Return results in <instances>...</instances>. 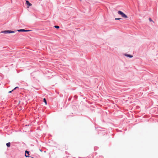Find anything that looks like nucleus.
Here are the masks:
<instances>
[{
    "mask_svg": "<svg viewBox=\"0 0 158 158\" xmlns=\"http://www.w3.org/2000/svg\"><path fill=\"white\" fill-rule=\"evenodd\" d=\"M118 15H121L122 17L124 18H128L127 15L121 10H118Z\"/></svg>",
    "mask_w": 158,
    "mask_h": 158,
    "instance_id": "obj_1",
    "label": "nucleus"
},
{
    "mask_svg": "<svg viewBox=\"0 0 158 158\" xmlns=\"http://www.w3.org/2000/svg\"><path fill=\"white\" fill-rule=\"evenodd\" d=\"M31 30H26L25 29H19L17 30L16 31H17L18 32H27L31 31Z\"/></svg>",
    "mask_w": 158,
    "mask_h": 158,
    "instance_id": "obj_2",
    "label": "nucleus"
},
{
    "mask_svg": "<svg viewBox=\"0 0 158 158\" xmlns=\"http://www.w3.org/2000/svg\"><path fill=\"white\" fill-rule=\"evenodd\" d=\"M0 33H2L5 34H10V30H6L2 31L0 32Z\"/></svg>",
    "mask_w": 158,
    "mask_h": 158,
    "instance_id": "obj_3",
    "label": "nucleus"
},
{
    "mask_svg": "<svg viewBox=\"0 0 158 158\" xmlns=\"http://www.w3.org/2000/svg\"><path fill=\"white\" fill-rule=\"evenodd\" d=\"M26 4L27 6V8H29L32 5V4L28 0L26 1Z\"/></svg>",
    "mask_w": 158,
    "mask_h": 158,
    "instance_id": "obj_4",
    "label": "nucleus"
},
{
    "mask_svg": "<svg viewBox=\"0 0 158 158\" xmlns=\"http://www.w3.org/2000/svg\"><path fill=\"white\" fill-rule=\"evenodd\" d=\"M124 56L129 58H132L133 56L132 55L129 54H127V53L124 54Z\"/></svg>",
    "mask_w": 158,
    "mask_h": 158,
    "instance_id": "obj_5",
    "label": "nucleus"
},
{
    "mask_svg": "<svg viewBox=\"0 0 158 158\" xmlns=\"http://www.w3.org/2000/svg\"><path fill=\"white\" fill-rule=\"evenodd\" d=\"M29 152L27 151H26L25 153L26 154H25V156L26 157H29Z\"/></svg>",
    "mask_w": 158,
    "mask_h": 158,
    "instance_id": "obj_6",
    "label": "nucleus"
},
{
    "mask_svg": "<svg viewBox=\"0 0 158 158\" xmlns=\"http://www.w3.org/2000/svg\"><path fill=\"white\" fill-rule=\"evenodd\" d=\"M17 30H15V31L10 30V33H15L16 31Z\"/></svg>",
    "mask_w": 158,
    "mask_h": 158,
    "instance_id": "obj_7",
    "label": "nucleus"
},
{
    "mask_svg": "<svg viewBox=\"0 0 158 158\" xmlns=\"http://www.w3.org/2000/svg\"><path fill=\"white\" fill-rule=\"evenodd\" d=\"M43 101L45 103V105H46L47 104V102L46 99L45 98H44Z\"/></svg>",
    "mask_w": 158,
    "mask_h": 158,
    "instance_id": "obj_8",
    "label": "nucleus"
},
{
    "mask_svg": "<svg viewBox=\"0 0 158 158\" xmlns=\"http://www.w3.org/2000/svg\"><path fill=\"white\" fill-rule=\"evenodd\" d=\"M10 142L7 143L6 144V145L8 147H10Z\"/></svg>",
    "mask_w": 158,
    "mask_h": 158,
    "instance_id": "obj_9",
    "label": "nucleus"
},
{
    "mask_svg": "<svg viewBox=\"0 0 158 158\" xmlns=\"http://www.w3.org/2000/svg\"><path fill=\"white\" fill-rule=\"evenodd\" d=\"M54 27H55V28H56L57 29H58L60 27L59 26H57V25L55 26Z\"/></svg>",
    "mask_w": 158,
    "mask_h": 158,
    "instance_id": "obj_10",
    "label": "nucleus"
},
{
    "mask_svg": "<svg viewBox=\"0 0 158 158\" xmlns=\"http://www.w3.org/2000/svg\"><path fill=\"white\" fill-rule=\"evenodd\" d=\"M149 20L150 22H152L154 23V22L152 20V19L151 18H149Z\"/></svg>",
    "mask_w": 158,
    "mask_h": 158,
    "instance_id": "obj_11",
    "label": "nucleus"
},
{
    "mask_svg": "<svg viewBox=\"0 0 158 158\" xmlns=\"http://www.w3.org/2000/svg\"><path fill=\"white\" fill-rule=\"evenodd\" d=\"M122 19L121 18H116L115 19V20H120V19Z\"/></svg>",
    "mask_w": 158,
    "mask_h": 158,
    "instance_id": "obj_12",
    "label": "nucleus"
},
{
    "mask_svg": "<svg viewBox=\"0 0 158 158\" xmlns=\"http://www.w3.org/2000/svg\"><path fill=\"white\" fill-rule=\"evenodd\" d=\"M13 91L11 90V91H10L9 92V93H11V92L12 91Z\"/></svg>",
    "mask_w": 158,
    "mask_h": 158,
    "instance_id": "obj_13",
    "label": "nucleus"
},
{
    "mask_svg": "<svg viewBox=\"0 0 158 158\" xmlns=\"http://www.w3.org/2000/svg\"><path fill=\"white\" fill-rule=\"evenodd\" d=\"M15 89H16V88H14V89L13 90H12V91H14V90H15Z\"/></svg>",
    "mask_w": 158,
    "mask_h": 158,
    "instance_id": "obj_14",
    "label": "nucleus"
},
{
    "mask_svg": "<svg viewBox=\"0 0 158 158\" xmlns=\"http://www.w3.org/2000/svg\"><path fill=\"white\" fill-rule=\"evenodd\" d=\"M18 87H15L16 88V89H17V88H18Z\"/></svg>",
    "mask_w": 158,
    "mask_h": 158,
    "instance_id": "obj_15",
    "label": "nucleus"
},
{
    "mask_svg": "<svg viewBox=\"0 0 158 158\" xmlns=\"http://www.w3.org/2000/svg\"><path fill=\"white\" fill-rule=\"evenodd\" d=\"M80 1H81V0H80Z\"/></svg>",
    "mask_w": 158,
    "mask_h": 158,
    "instance_id": "obj_16",
    "label": "nucleus"
}]
</instances>
